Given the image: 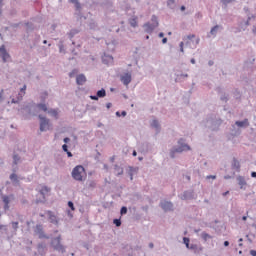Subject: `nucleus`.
<instances>
[{"label":"nucleus","mask_w":256,"mask_h":256,"mask_svg":"<svg viewBox=\"0 0 256 256\" xmlns=\"http://www.w3.org/2000/svg\"><path fill=\"white\" fill-rule=\"evenodd\" d=\"M243 252L242 251H239V254L241 255Z\"/></svg>","instance_id":"nucleus-58"},{"label":"nucleus","mask_w":256,"mask_h":256,"mask_svg":"<svg viewBox=\"0 0 256 256\" xmlns=\"http://www.w3.org/2000/svg\"><path fill=\"white\" fill-rule=\"evenodd\" d=\"M162 43H163V44L167 43V38H163V39H162Z\"/></svg>","instance_id":"nucleus-44"},{"label":"nucleus","mask_w":256,"mask_h":256,"mask_svg":"<svg viewBox=\"0 0 256 256\" xmlns=\"http://www.w3.org/2000/svg\"><path fill=\"white\" fill-rule=\"evenodd\" d=\"M68 207H70V209H71L72 211H75V206H74V204H73L72 201H69V202H68Z\"/></svg>","instance_id":"nucleus-28"},{"label":"nucleus","mask_w":256,"mask_h":256,"mask_svg":"<svg viewBox=\"0 0 256 256\" xmlns=\"http://www.w3.org/2000/svg\"><path fill=\"white\" fill-rule=\"evenodd\" d=\"M116 115H118V116H119V112H116Z\"/></svg>","instance_id":"nucleus-59"},{"label":"nucleus","mask_w":256,"mask_h":256,"mask_svg":"<svg viewBox=\"0 0 256 256\" xmlns=\"http://www.w3.org/2000/svg\"><path fill=\"white\" fill-rule=\"evenodd\" d=\"M113 223H114V225H116V227H121V220L120 219H114Z\"/></svg>","instance_id":"nucleus-23"},{"label":"nucleus","mask_w":256,"mask_h":256,"mask_svg":"<svg viewBox=\"0 0 256 256\" xmlns=\"http://www.w3.org/2000/svg\"><path fill=\"white\" fill-rule=\"evenodd\" d=\"M48 113H50V115H52L53 117L57 118V110H49Z\"/></svg>","instance_id":"nucleus-22"},{"label":"nucleus","mask_w":256,"mask_h":256,"mask_svg":"<svg viewBox=\"0 0 256 256\" xmlns=\"http://www.w3.org/2000/svg\"><path fill=\"white\" fill-rule=\"evenodd\" d=\"M18 226H19V222H13L12 223L13 229H17Z\"/></svg>","instance_id":"nucleus-34"},{"label":"nucleus","mask_w":256,"mask_h":256,"mask_svg":"<svg viewBox=\"0 0 256 256\" xmlns=\"http://www.w3.org/2000/svg\"><path fill=\"white\" fill-rule=\"evenodd\" d=\"M250 255L256 256V250H250Z\"/></svg>","instance_id":"nucleus-36"},{"label":"nucleus","mask_w":256,"mask_h":256,"mask_svg":"<svg viewBox=\"0 0 256 256\" xmlns=\"http://www.w3.org/2000/svg\"><path fill=\"white\" fill-rule=\"evenodd\" d=\"M139 160H140V161H142V160H143V158H139Z\"/></svg>","instance_id":"nucleus-60"},{"label":"nucleus","mask_w":256,"mask_h":256,"mask_svg":"<svg viewBox=\"0 0 256 256\" xmlns=\"http://www.w3.org/2000/svg\"><path fill=\"white\" fill-rule=\"evenodd\" d=\"M68 157H73V154L71 152H69V150L66 152Z\"/></svg>","instance_id":"nucleus-42"},{"label":"nucleus","mask_w":256,"mask_h":256,"mask_svg":"<svg viewBox=\"0 0 256 256\" xmlns=\"http://www.w3.org/2000/svg\"><path fill=\"white\" fill-rule=\"evenodd\" d=\"M90 99H92V101H99V96H90Z\"/></svg>","instance_id":"nucleus-33"},{"label":"nucleus","mask_w":256,"mask_h":256,"mask_svg":"<svg viewBox=\"0 0 256 256\" xmlns=\"http://www.w3.org/2000/svg\"><path fill=\"white\" fill-rule=\"evenodd\" d=\"M116 175H123V168L119 167L118 165H115L114 167Z\"/></svg>","instance_id":"nucleus-18"},{"label":"nucleus","mask_w":256,"mask_h":256,"mask_svg":"<svg viewBox=\"0 0 256 256\" xmlns=\"http://www.w3.org/2000/svg\"><path fill=\"white\" fill-rule=\"evenodd\" d=\"M133 157H137V151H133Z\"/></svg>","instance_id":"nucleus-46"},{"label":"nucleus","mask_w":256,"mask_h":256,"mask_svg":"<svg viewBox=\"0 0 256 256\" xmlns=\"http://www.w3.org/2000/svg\"><path fill=\"white\" fill-rule=\"evenodd\" d=\"M251 177H254V178H255V177H256V172H252V173H251Z\"/></svg>","instance_id":"nucleus-47"},{"label":"nucleus","mask_w":256,"mask_h":256,"mask_svg":"<svg viewBox=\"0 0 256 256\" xmlns=\"http://www.w3.org/2000/svg\"><path fill=\"white\" fill-rule=\"evenodd\" d=\"M242 221H247V216H243Z\"/></svg>","instance_id":"nucleus-48"},{"label":"nucleus","mask_w":256,"mask_h":256,"mask_svg":"<svg viewBox=\"0 0 256 256\" xmlns=\"http://www.w3.org/2000/svg\"><path fill=\"white\" fill-rule=\"evenodd\" d=\"M227 195H229V191H226V192L223 193V197H225Z\"/></svg>","instance_id":"nucleus-45"},{"label":"nucleus","mask_w":256,"mask_h":256,"mask_svg":"<svg viewBox=\"0 0 256 256\" xmlns=\"http://www.w3.org/2000/svg\"><path fill=\"white\" fill-rule=\"evenodd\" d=\"M37 107H38V109H40V111L47 112V105H45V104H38Z\"/></svg>","instance_id":"nucleus-20"},{"label":"nucleus","mask_w":256,"mask_h":256,"mask_svg":"<svg viewBox=\"0 0 256 256\" xmlns=\"http://www.w3.org/2000/svg\"><path fill=\"white\" fill-rule=\"evenodd\" d=\"M181 141H183V139H180V140H179V142H178V143H179V145H181Z\"/></svg>","instance_id":"nucleus-55"},{"label":"nucleus","mask_w":256,"mask_h":256,"mask_svg":"<svg viewBox=\"0 0 256 256\" xmlns=\"http://www.w3.org/2000/svg\"><path fill=\"white\" fill-rule=\"evenodd\" d=\"M238 127H249V120L245 119L243 121H236Z\"/></svg>","instance_id":"nucleus-15"},{"label":"nucleus","mask_w":256,"mask_h":256,"mask_svg":"<svg viewBox=\"0 0 256 256\" xmlns=\"http://www.w3.org/2000/svg\"><path fill=\"white\" fill-rule=\"evenodd\" d=\"M125 115H127V112L123 111L122 112V117H125Z\"/></svg>","instance_id":"nucleus-50"},{"label":"nucleus","mask_w":256,"mask_h":256,"mask_svg":"<svg viewBox=\"0 0 256 256\" xmlns=\"http://www.w3.org/2000/svg\"><path fill=\"white\" fill-rule=\"evenodd\" d=\"M224 246H225V247H229V241H225V242H224Z\"/></svg>","instance_id":"nucleus-43"},{"label":"nucleus","mask_w":256,"mask_h":256,"mask_svg":"<svg viewBox=\"0 0 256 256\" xmlns=\"http://www.w3.org/2000/svg\"><path fill=\"white\" fill-rule=\"evenodd\" d=\"M165 36V34H163V32H161L160 34H159V37H164Z\"/></svg>","instance_id":"nucleus-51"},{"label":"nucleus","mask_w":256,"mask_h":256,"mask_svg":"<svg viewBox=\"0 0 256 256\" xmlns=\"http://www.w3.org/2000/svg\"><path fill=\"white\" fill-rule=\"evenodd\" d=\"M40 217H45V215L44 214H40Z\"/></svg>","instance_id":"nucleus-57"},{"label":"nucleus","mask_w":256,"mask_h":256,"mask_svg":"<svg viewBox=\"0 0 256 256\" xmlns=\"http://www.w3.org/2000/svg\"><path fill=\"white\" fill-rule=\"evenodd\" d=\"M161 207L164 211H171L173 209V203L164 201L161 203Z\"/></svg>","instance_id":"nucleus-10"},{"label":"nucleus","mask_w":256,"mask_h":256,"mask_svg":"<svg viewBox=\"0 0 256 256\" xmlns=\"http://www.w3.org/2000/svg\"><path fill=\"white\" fill-rule=\"evenodd\" d=\"M53 248L56 251H61V253H65V247L61 245V236H58L52 240Z\"/></svg>","instance_id":"nucleus-3"},{"label":"nucleus","mask_w":256,"mask_h":256,"mask_svg":"<svg viewBox=\"0 0 256 256\" xmlns=\"http://www.w3.org/2000/svg\"><path fill=\"white\" fill-rule=\"evenodd\" d=\"M129 24L131 25V27H137L138 23H137V17L131 18L129 20Z\"/></svg>","instance_id":"nucleus-17"},{"label":"nucleus","mask_w":256,"mask_h":256,"mask_svg":"<svg viewBox=\"0 0 256 256\" xmlns=\"http://www.w3.org/2000/svg\"><path fill=\"white\" fill-rule=\"evenodd\" d=\"M183 241H184V245H186L187 249H189V238L184 237Z\"/></svg>","instance_id":"nucleus-27"},{"label":"nucleus","mask_w":256,"mask_h":256,"mask_svg":"<svg viewBox=\"0 0 256 256\" xmlns=\"http://www.w3.org/2000/svg\"><path fill=\"white\" fill-rule=\"evenodd\" d=\"M86 81H87V78L83 74H80L76 77L77 85H84Z\"/></svg>","instance_id":"nucleus-11"},{"label":"nucleus","mask_w":256,"mask_h":256,"mask_svg":"<svg viewBox=\"0 0 256 256\" xmlns=\"http://www.w3.org/2000/svg\"><path fill=\"white\" fill-rule=\"evenodd\" d=\"M70 3H74L76 9H81V4L77 0H70Z\"/></svg>","instance_id":"nucleus-21"},{"label":"nucleus","mask_w":256,"mask_h":256,"mask_svg":"<svg viewBox=\"0 0 256 256\" xmlns=\"http://www.w3.org/2000/svg\"><path fill=\"white\" fill-rule=\"evenodd\" d=\"M87 177V172L85 171V167L82 165H78L74 167L72 170V178L75 181H83Z\"/></svg>","instance_id":"nucleus-1"},{"label":"nucleus","mask_w":256,"mask_h":256,"mask_svg":"<svg viewBox=\"0 0 256 256\" xmlns=\"http://www.w3.org/2000/svg\"><path fill=\"white\" fill-rule=\"evenodd\" d=\"M50 191H51V188H49L47 186H42V188L40 189V194L42 195V200H36V203H45V196Z\"/></svg>","instance_id":"nucleus-6"},{"label":"nucleus","mask_w":256,"mask_h":256,"mask_svg":"<svg viewBox=\"0 0 256 256\" xmlns=\"http://www.w3.org/2000/svg\"><path fill=\"white\" fill-rule=\"evenodd\" d=\"M27 90V85H24L22 88H21V92L23 93V95H25V91Z\"/></svg>","instance_id":"nucleus-35"},{"label":"nucleus","mask_w":256,"mask_h":256,"mask_svg":"<svg viewBox=\"0 0 256 256\" xmlns=\"http://www.w3.org/2000/svg\"><path fill=\"white\" fill-rule=\"evenodd\" d=\"M2 0H0V3H1Z\"/></svg>","instance_id":"nucleus-63"},{"label":"nucleus","mask_w":256,"mask_h":256,"mask_svg":"<svg viewBox=\"0 0 256 256\" xmlns=\"http://www.w3.org/2000/svg\"><path fill=\"white\" fill-rule=\"evenodd\" d=\"M149 246H150V248H151V249H153V243H150V245H149Z\"/></svg>","instance_id":"nucleus-54"},{"label":"nucleus","mask_w":256,"mask_h":256,"mask_svg":"<svg viewBox=\"0 0 256 256\" xmlns=\"http://www.w3.org/2000/svg\"><path fill=\"white\" fill-rule=\"evenodd\" d=\"M207 179H217V176L210 175V176H207Z\"/></svg>","instance_id":"nucleus-37"},{"label":"nucleus","mask_w":256,"mask_h":256,"mask_svg":"<svg viewBox=\"0 0 256 256\" xmlns=\"http://www.w3.org/2000/svg\"><path fill=\"white\" fill-rule=\"evenodd\" d=\"M41 122H40V131H47L49 129V120L39 116Z\"/></svg>","instance_id":"nucleus-7"},{"label":"nucleus","mask_w":256,"mask_h":256,"mask_svg":"<svg viewBox=\"0 0 256 256\" xmlns=\"http://www.w3.org/2000/svg\"><path fill=\"white\" fill-rule=\"evenodd\" d=\"M152 127H159V122H157V120H153L152 121Z\"/></svg>","instance_id":"nucleus-31"},{"label":"nucleus","mask_w":256,"mask_h":256,"mask_svg":"<svg viewBox=\"0 0 256 256\" xmlns=\"http://www.w3.org/2000/svg\"><path fill=\"white\" fill-rule=\"evenodd\" d=\"M237 181H238V185L240 186V189H243V187L247 185V181H245V177L243 176H238Z\"/></svg>","instance_id":"nucleus-14"},{"label":"nucleus","mask_w":256,"mask_h":256,"mask_svg":"<svg viewBox=\"0 0 256 256\" xmlns=\"http://www.w3.org/2000/svg\"><path fill=\"white\" fill-rule=\"evenodd\" d=\"M168 35H171V32H169Z\"/></svg>","instance_id":"nucleus-62"},{"label":"nucleus","mask_w":256,"mask_h":256,"mask_svg":"<svg viewBox=\"0 0 256 256\" xmlns=\"http://www.w3.org/2000/svg\"><path fill=\"white\" fill-rule=\"evenodd\" d=\"M175 3V0H168V5H173Z\"/></svg>","instance_id":"nucleus-38"},{"label":"nucleus","mask_w":256,"mask_h":256,"mask_svg":"<svg viewBox=\"0 0 256 256\" xmlns=\"http://www.w3.org/2000/svg\"><path fill=\"white\" fill-rule=\"evenodd\" d=\"M202 238L204 239V241H207V239H211V235L207 233H202Z\"/></svg>","instance_id":"nucleus-24"},{"label":"nucleus","mask_w":256,"mask_h":256,"mask_svg":"<svg viewBox=\"0 0 256 256\" xmlns=\"http://www.w3.org/2000/svg\"><path fill=\"white\" fill-rule=\"evenodd\" d=\"M193 39H195V35H189L187 36V41H186V46L192 49L197 47V45H199V39H196L195 41H193Z\"/></svg>","instance_id":"nucleus-4"},{"label":"nucleus","mask_w":256,"mask_h":256,"mask_svg":"<svg viewBox=\"0 0 256 256\" xmlns=\"http://www.w3.org/2000/svg\"><path fill=\"white\" fill-rule=\"evenodd\" d=\"M180 51L183 53V42L180 43Z\"/></svg>","instance_id":"nucleus-39"},{"label":"nucleus","mask_w":256,"mask_h":256,"mask_svg":"<svg viewBox=\"0 0 256 256\" xmlns=\"http://www.w3.org/2000/svg\"><path fill=\"white\" fill-rule=\"evenodd\" d=\"M107 95V92L105 89H101L97 92V97H105Z\"/></svg>","instance_id":"nucleus-19"},{"label":"nucleus","mask_w":256,"mask_h":256,"mask_svg":"<svg viewBox=\"0 0 256 256\" xmlns=\"http://www.w3.org/2000/svg\"><path fill=\"white\" fill-rule=\"evenodd\" d=\"M233 0H222V3H231Z\"/></svg>","instance_id":"nucleus-40"},{"label":"nucleus","mask_w":256,"mask_h":256,"mask_svg":"<svg viewBox=\"0 0 256 256\" xmlns=\"http://www.w3.org/2000/svg\"><path fill=\"white\" fill-rule=\"evenodd\" d=\"M0 55H1L4 63H7V60L11 58L9 53H7V50H5V46L0 47Z\"/></svg>","instance_id":"nucleus-8"},{"label":"nucleus","mask_w":256,"mask_h":256,"mask_svg":"<svg viewBox=\"0 0 256 256\" xmlns=\"http://www.w3.org/2000/svg\"><path fill=\"white\" fill-rule=\"evenodd\" d=\"M121 81L124 85H129L131 83V74L126 73L121 77Z\"/></svg>","instance_id":"nucleus-9"},{"label":"nucleus","mask_w":256,"mask_h":256,"mask_svg":"<svg viewBox=\"0 0 256 256\" xmlns=\"http://www.w3.org/2000/svg\"><path fill=\"white\" fill-rule=\"evenodd\" d=\"M152 21L153 23H146L143 25L144 27V30L146 33H153V31H155L156 27L159 26V22H157V17L156 16H153L152 17Z\"/></svg>","instance_id":"nucleus-2"},{"label":"nucleus","mask_w":256,"mask_h":256,"mask_svg":"<svg viewBox=\"0 0 256 256\" xmlns=\"http://www.w3.org/2000/svg\"><path fill=\"white\" fill-rule=\"evenodd\" d=\"M43 43H44V45H46V43H47V40H44V41H43Z\"/></svg>","instance_id":"nucleus-56"},{"label":"nucleus","mask_w":256,"mask_h":256,"mask_svg":"<svg viewBox=\"0 0 256 256\" xmlns=\"http://www.w3.org/2000/svg\"><path fill=\"white\" fill-rule=\"evenodd\" d=\"M69 141H71V139H69V138H64V143H68Z\"/></svg>","instance_id":"nucleus-41"},{"label":"nucleus","mask_w":256,"mask_h":256,"mask_svg":"<svg viewBox=\"0 0 256 256\" xmlns=\"http://www.w3.org/2000/svg\"><path fill=\"white\" fill-rule=\"evenodd\" d=\"M191 63H192L193 65H195V59H194V58L191 59Z\"/></svg>","instance_id":"nucleus-49"},{"label":"nucleus","mask_w":256,"mask_h":256,"mask_svg":"<svg viewBox=\"0 0 256 256\" xmlns=\"http://www.w3.org/2000/svg\"><path fill=\"white\" fill-rule=\"evenodd\" d=\"M217 29H219V26H214L210 31L211 35H215V33H217Z\"/></svg>","instance_id":"nucleus-25"},{"label":"nucleus","mask_w":256,"mask_h":256,"mask_svg":"<svg viewBox=\"0 0 256 256\" xmlns=\"http://www.w3.org/2000/svg\"><path fill=\"white\" fill-rule=\"evenodd\" d=\"M11 181H17V174L13 173L10 175Z\"/></svg>","instance_id":"nucleus-30"},{"label":"nucleus","mask_w":256,"mask_h":256,"mask_svg":"<svg viewBox=\"0 0 256 256\" xmlns=\"http://www.w3.org/2000/svg\"><path fill=\"white\" fill-rule=\"evenodd\" d=\"M46 213L49 217L50 223H59V221L57 220V216L54 213H52L51 211H47Z\"/></svg>","instance_id":"nucleus-13"},{"label":"nucleus","mask_w":256,"mask_h":256,"mask_svg":"<svg viewBox=\"0 0 256 256\" xmlns=\"http://www.w3.org/2000/svg\"><path fill=\"white\" fill-rule=\"evenodd\" d=\"M191 149V147H189V145L184 144L182 146H180L179 148L172 150L170 155L171 157H175V153H183V151H189Z\"/></svg>","instance_id":"nucleus-5"},{"label":"nucleus","mask_w":256,"mask_h":256,"mask_svg":"<svg viewBox=\"0 0 256 256\" xmlns=\"http://www.w3.org/2000/svg\"><path fill=\"white\" fill-rule=\"evenodd\" d=\"M121 215H127V207L123 206L120 210Z\"/></svg>","instance_id":"nucleus-26"},{"label":"nucleus","mask_w":256,"mask_h":256,"mask_svg":"<svg viewBox=\"0 0 256 256\" xmlns=\"http://www.w3.org/2000/svg\"><path fill=\"white\" fill-rule=\"evenodd\" d=\"M13 159H14V165H17V163H19V159H20L19 156L14 155Z\"/></svg>","instance_id":"nucleus-29"},{"label":"nucleus","mask_w":256,"mask_h":256,"mask_svg":"<svg viewBox=\"0 0 256 256\" xmlns=\"http://www.w3.org/2000/svg\"><path fill=\"white\" fill-rule=\"evenodd\" d=\"M62 149H63V151H64L65 153H67V152L69 151L67 144H64V145L62 146Z\"/></svg>","instance_id":"nucleus-32"},{"label":"nucleus","mask_w":256,"mask_h":256,"mask_svg":"<svg viewBox=\"0 0 256 256\" xmlns=\"http://www.w3.org/2000/svg\"><path fill=\"white\" fill-rule=\"evenodd\" d=\"M146 39H149V36H146Z\"/></svg>","instance_id":"nucleus-61"},{"label":"nucleus","mask_w":256,"mask_h":256,"mask_svg":"<svg viewBox=\"0 0 256 256\" xmlns=\"http://www.w3.org/2000/svg\"><path fill=\"white\" fill-rule=\"evenodd\" d=\"M232 167H233L234 169H237V170L241 169V164L239 163V160L234 159V160H233Z\"/></svg>","instance_id":"nucleus-16"},{"label":"nucleus","mask_w":256,"mask_h":256,"mask_svg":"<svg viewBox=\"0 0 256 256\" xmlns=\"http://www.w3.org/2000/svg\"><path fill=\"white\" fill-rule=\"evenodd\" d=\"M2 95H3V90L0 92V99H1Z\"/></svg>","instance_id":"nucleus-53"},{"label":"nucleus","mask_w":256,"mask_h":256,"mask_svg":"<svg viewBox=\"0 0 256 256\" xmlns=\"http://www.w3.org/2000/svg\"><path fill=\"white\" fill-rule=\"evenodd\" d=\"M2 201L4 203L5 211H7L9 209V203H11V197H9V196H2Z\"/></svg>","instance_id":"nucleus-12"},{"label":"nucleus","mask_w":256,"mask_h":256,"mask_svg":"<svg viewBox=\"0 0 256 256\" xmlns=\"http://www.w3.org/2000/svg\"><path fill=\"white\" fill-rule=\"evenodd\" d=\"M181 11H185V6H181Z\"/></svg>","instance_id":"nucleus-52"}]
</instances>
